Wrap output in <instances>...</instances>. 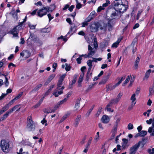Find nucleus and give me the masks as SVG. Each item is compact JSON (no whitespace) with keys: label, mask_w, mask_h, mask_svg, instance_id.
<instances>
[{"label":"nucleus","mask_w":154,"mask_h":154,"mask_svg":"<svg viewBox=\"0 0 154 154\" xmlns=\"http://www.w3.org/2000/svg\"><path fill=\"white\" fill-rule=\"evenodd\" d=\"M125 0H116L114 2L113 8L117 12L123 13L125 11L128 7V5L125 4Z\"/></svg>","instance_id":"1"},{"label":"nucleus","mask_w":154,"mask_h":154,"mask_svg":"<svg viewBox=\"0 0 154 154\" xmlns=\"http://www.w3.org/2000/svg\"><path fill=\"white\" fill-rule=\"evenodd\" d=\"M1 147L2 150L5 152H8L10 148L13 146L11 142L5 140H2L1 141Z\"/></svg>","instance_id":"2"},{"label":"nucleus","mask_w":154,"mask_h":154,"mask_svg":"<svg viewBox=\"0 0 154 154\" xmlns=\"http://www.w3.org/2000/svg\"><path fill=\"white\" fill-rule=\"evenodd\" d=\"M35 125L32 120L31 116H29L27 118V129L29 131H33L35 130Z\"/></svg>","instance_id":"3"},{"label":"nucleus","mask_w":154,"mask_h":154,"mask_svg":"<svg viewBox=\"0 0 154 154\" xmlns=\"http://www.w3.org/2000/svg\"><path fill=\"white\" fill-rule=\"evenodd\" d=\"M123 95V93L122 92H120L118 94L117 97L116 98L112 99L110 102L109 103L111 105H117L118 104L121 99Z\"/></svg>","instance_id":"4"},{"label":"nucleus","mask_w":154,"mask_h":154,"mask_svg":"<svg viewBox=\"0 0 154 154\" xmlns=\"http://www.w3.org/2000/svg\"><path fill=\"white\" fill-rule=\"evenodd\" d=\"M99 27V24L95 23L91 24L90 26V30L92 32H96L98 30Z\"/></svg>","instance_id":"5"},{"label":"nucleus","mask_w":154,"mask_h":154,"mask_svg":"<svg viewBox=\"0 0 154 154\" xmlns=\"http://www.w3.org/2000/svg\"><path fill=\"white\" fill-rule=\"evenodd\" d=\"M47 13V12L45 7H44L42 9L39 10L37 12V14L38 16L40 17H42L43 16L46 15Z\"/></svg>","instance_id":"6"},{"label":"nucleus","mask_w":154,"mask_h":154,"mask_svg":"<svg viewBox=\"0 0 154 154\" xmlns=\"http://www.w3.org/2000/svg\"><path fill=\"white\" fill-rule=\"evenodd\" d=\"M117 130V125H114L111 132L112 134L110 137V140H112L114 139Z\"/></svg>","instance_id":"7"},{"label":"nucleus","mask_w":154,"mask_h":154,"mask_svg":"<svg viewBox=\"0 0 154 154\" xmlns=\"http://www.w3.org/2000/svg\"><path fill=\"white\" fill-rule=\"evenodd\" d=\"M148 132L150 134V136H154V117L153 118L152 125L149 128Z\"/></svg>","instance_id":"8"},{"label":"nucleus","mask_w":154,"mask_h":154,"mask_svg":"<svg viewBox=\"0 0 154 154\" xmlns=\"http://www.w3.org/2000/svg\"><path fill=\"white\" fill-rule=\"evenodd\" d=\"M139 148L138 146L135 144L130 148L129 154H135Z\"/></svg>","instance_id":"9"},{"label":"nucleus","mask_w":154,"mask_h":154,"mask_svg":"<svg viewBox=\"0 0 154 154\" xmlns=\"http://www.w3.org/2000/svg\"><path fill=\"white\" fill-rule=\"evenodd\" d=\"M38 38L37 36L34 33H30L29 38H28L27 40L28 44H30V43L29 42V39H30V40L32 41L35 42Z\"/></svg>","instance_id":"10"},{"label":"nucleus","mask_w":154,"mask_h":154,"mask_svg":"<svg viewBox=\"0 0 154 154\" xmlns=\"http://www.w3.org/2000/svg\"><path fill=\"white\" fill-rule=\"evenodd\" d=\"M147 141V138H142V140L141 141H140L138 142L136 144L139 147L140 145L142 146V147L144 146V145L146 143Z\"/></svg>","instance_id":"11"},{"label":"nucleus","mask_w":154,"mask_h":154,"mask_svg":"<svg viewBox=\"0 0 154 154\" xmlns=\"http://www.w3.org/2000/svg\"><path fill=\"white\" fill-rule=\"evenodd\" d=\"M88 56H90L91 57L95 53V52L94 49H93L90 45L88 46Z\"/></svg>","instance_id":"12"},{"label":"nucleus","mask_w":154,"mask_h":154,"mask_svg":"<svg viewBox=\"0 0 154 154\" xmlns=\"http://www.w3.org/2000/svg\"><path fill=\"white\" fill-rule=\"evenodd\" d=\"M102 122L105 124L108 123L110 120L109 116L107 115H103L101 119Z\"/></svg>","instance_id":"13"},{"label":"nucleus","mask_w":154,"mask_h":154,"mask_svg":"<svg viewBox=\"0 0 154 154\" xmlns=\"http://www.w3.org/2000/svg\"><path fill=\"white\" fill-rule=\"evenodd\" d=\"M81 100V99L80 98H79L77 99L74 107L75 108V109L74 110V111L77 110L79 109L80 106V103Z\"/></svg>","instance_id":"14"},{"label":"nucleus","mask_w":154,"mask_h":154,"mask_svg":"<svg viewBox=\"0 0 154 154\" xmlns=\"http://www.w3.org/2000/svg\"><path fill=\"white\" fill-rule=\"evenodd\" d=\"M20 106V105H16L12 108L10 109L9 110V111L11 113L13 111L16 110V111H19L20 109V107H19Z\"/></svg>","instance_id":"15"},{"label":"nucleus","mask_w":154,"mask_h":154,"mask_svg":"<svg viewBox=\"0 0 154 154\" xmlns=\"http://www.w3.org/2000/svg\"><path fill=\"white\" fill-rule=\"evenodd\" d=\"M81 118V116L79 115L78 116L76 119H75L74 121V125L75 127H76L78 125L79 122H80V119Z\"/></svg>","instance_id":"16"},{"label":"nucleus","mask_w":154,"mask_h":154,"mask_svg":"<svg viewBox=\"0 0 154 154\" xmlns=\"http://www.w3.org/2000/svg\"><path fill=\"white\" fill-rule=\"evenodd\" d=\"M51 6L53 7V8H52L50 7H44L47 12H52L54 9L55 8V6L54 5H53Z\"/></svg>","instance_id":"17"},{"label":"nucleus","mask_w":154,"mask_h":154,"mask_svg":"<svg viewBox=\"0 0 154 154\" xmlns=\"http://www.w3.org/2000/svg\"><path fill=\"white\" fill-rule=\"evenodd\" d=\"M116 11H117L116 10L115 11H112V13L110 16L112 19H115L116 17L118 16V14Z\"/></svg>","instance_id":"18"},{"label":"nucleus","mask_w":154,"mask_h":154,"mask_svg":"<svg viewBox=\"0 0 154 154\" xmlns=\"http://www.w3.org/2000/svg\"><path fill=\"white\" fill-rule=\"evenodd\" d=\"M11 113V112L9 110L0 119V122L1 121H3L5 119H6L9 116V114Z\"/></svg>","instance_id":"19"},{"label":"nucleus","mask_w":154,"mask_h":154,"mask_svg":"<svg viewBox=\"0 0 154 154\" xmlns=\"http://www.w3.org/2000/svg\"><path fill=\"white\" fill-rule=\"evenodd\" d=\"M64 87L63 86L61 87H59V89H57V87L56 89L55 90L57 91V94H61L63 93V90L64 88Z\"/></svg>","instance_id":"20"},{"label":"nucleus","mask_w":154,"mask_h":154,"mask_svg":"<svg viewBox=\"0 0 154 154\" xmlns=\"http://www.w3.org/2000/svg\"><path fill=\"white\" fill-rule=\"evenodd\" d=\"M76 30V27L74 26V27H72V26H71L70 28V31L67 34V35L71 33V35H72L73 34V33L75 32V31Z\"/></svg>","instance_id":"21"},{"label":"nucleus","mask_w":154,"mask_h":154,"mask_svg":"<svg viewBox=\"0 0 154 154\" xmlns=\"http://www.w3.org/2000/svg\"><path fill=\"white\" fill-rule=\"evenodd\" d=\"M18 31L16 29V28L15 27L14 28L12 31V34L13 35V36L16 37L18 36Z\"/></svg>","instance_id":"22"},{"label":"nucleus","mask_w":154,"mask_h":154,"mask_svg":"<svg viewBox=\"0 0 154 154\" xmlns=\"http://www.w3.org/2000/svg\"><path fill=\"white\" fill-rule=\"evenodd\" d=\"M42 85L41 84H39L37 85L33 90H32L31 92H35L38 91L39 88L42 86Z\"/></svg>","instance_id":"23"},{"label":"nucleus","mask_w":154,"mask_h":154,"mask_svg":"<svg viewBox=\"0 0 154 154\" xmlns=\"http://www.w3.org/2000/svg\"><path fill=\"white\" fill-rule=\"evenodd\" d=\"M149 96H152L154 94V87L151 86L149 88Z\"/></svg>","instance_id":"24"},{"label":"nucleus","mask_w":154,"mask_h":154,"mask_svg":"<svg viewBox=\"0 0 154 154\" xmlns=\"http://www.w3.org/2000/svg\"><path fill=\"white\" fill-rule=\"evenodd\" d=\"M140 58L138 57L136 58V60L134 63V67L136 69L137 68L138 66V63L140 61Z\"/></svg>","instance_id":"25"},{"label":"nucleus","mask_w":154,"mask_h":154,"mask_svg":"<svg viewBox=\"0 0 154 154\" xmlns=\"http://www.w3.org/2000/svg\"><path fill=\"white\" fill-rule=\"evenodd\" d=\"M94 107V105H93L91 107V108L89 109L88 111L86 114V116L87 117L89 116L90 115V113L92 111V110L93 109Z\"/></svg>","instance_id":"26"},{"label":"nucleus","mask_w":154,"mask_h":154,"mask_svg":"<svg viewBox=\"0 0 154 154\" xmlns=\"http://www.w3.org/2000/svg\"><path fill=\"white\" fill-rule=\"evenodd\" d=\"M151 72V70L149 69L146 72L145 74V77L143 79L144 80L145 79H147V78L149 77V74Z\"/></svg>","instance_id":"27"},{"label":"nucleus","mask_w":154,"mask_h":154,"mask_svg":"<svg viewBox=\"0 0 154 154\" xmlns=\"http://www.w3.org/2000/svg\"><path fill=\"white\" fill-rule=\"evenodd\" d=\"M125 76H124L122 78H119L118 79V82L117 83H116L117 85L118 86L121 83L122 81L125 78Z\"/></svg>","instance_id":"28"},{"label":"nucleus","mask_w":154,"mask_h":154,"mask_svg":"<svg viewBox=\"0 0 154 154\" xmlns=\"http://www.w3.org/2000/svg\"><path fill=\"white\" fill-rule=\"evenodd\" d=\"M92 72H91L90 74L87 73L86 75V77L85 80L86 81L88 82L89 81V79L91 78L92 76Z\"/></svg>","instance_id":"29"},{"label":"nucleus","mask_w":154,"mask_h":154,"mask_svg":"<svg viewBox=\"0 0 154 154\" xmlns=\"http://www.w3.org/2000/svg\"><path fill=\"white\" fill-rule=\"evenodd\" d=\"M84 75V73H81L80 76L79 80L78 83L79 84L81 83L83 80V77Z\"/></svg>","instance_id":"30"},{"label":"nucleus","mask_w":154,"mask_h":154,"mask_svg":"<svg viewBox=\"0 0 154 154\" xmlns=\"http://www.w3.org/2000/svg\"><path fill=\"white\" fill-rule=\"evenodd\" d=\"M111 20H109L107 24V27L108 28V30L110 31L112 29V26L111 24Z\"/></svg>","instance_id":"31"},{"label":"nucleus","mask_w":154,"mask_h":154,"mask_svg":"<svg viewBox=\"0 0 154 154\" xmlns=\"http://www.w3.org/2000/svg\"><path fill=\"white\" fill-rule=\"evenodd\" d=\"M111 105H112L109 103L107 105L106 107L105 108V109H106L107 111L111 112H113V110H112V109L110 108H109V107Z\"/></svg>","instance_id":"32"},{"label":"nucleus","mask_w":154,"mask_h":154,"mask_svg":"<svg viewBox=\"0 0 154 154\" xmlns=\"http://www.w3.org/2000/svg\"><path fill=\"white\" fill-rule=\"evenodd\" d=\"M135 96V94H134L132 95L131 98V100L132 101V103H134V102L136 100Z\"/></svg>","instance_id":"33"},{"label":"nucleus","mask_w":154,"mask_h":154,"mask_svg":"<svg viewBox=\"0 0 154 154\" xmlns=\"http://www.w3.org/2000/svg\"><path fill=\"white\" fill-rule=\"evenodd\" d=\"M55 75L53 74H52L50 75L48 78L47 79L50 82L51 81L54 79V78L55 76Z\"/></svg>","instance_id":"34"},{"label":"nucleus","mask_w":154,"mask_h":154,"mask_svg":"<svg viewBox=\"0 0 154 154\" xmlns=\"http://www.w3.org/2000/svg\"><path fill=\"white\" fill-rule=\"evenodd\" d=\"M2 75L5 77V85L6 87H7L8 85L9 84V82L8 81V78L4 74H2Z\"/></svg>","instance_id":"35"},{"label":"nucleus","mask_w":154,"mask_h":154,"mask_svg":"<svg viewBox=\"0 0 154 154\" xmlns=\"http://www.w3.org/2000/svg\"><path fill=\"white\" fill-rule=\"evenodd\" d=\"M140 132V134L141 135V137L144 136L146 135L147 133V131H142Z\"/></svg>","instance_id":"36"},{"label":"nucleus","mask_w":154,"mask_h":154,"mask_svg":"<svg viewBox=\"0 0 154 154\" xmlns=\"http://www.w3.org/2000/svg\"><path fill=\"white\" fill-rule=\"evenodd\" d=\"M67 114H66L63 116L59 122V123H60L64 121L67 118Z\"/></svg>","instance_id":"37"},{"label":"nucleus","mask_w":154,"mask_h":154,"mask_svg":"<svg viewBox=\"0 0 154 154\" xmlns=\"http://www.w3.org/2000/svg\"><path fill=\"white\" fill-rule=\"evenodd\" d=\"M143 10L142 9H140L139 10L138 13L137 15L136 19L138 20L139 17L140 16L141 13L142 12Z\"/></svg>","instance_id":"38"},{"label":"nucleus","mask_w":154,"mask_h":154,"mask_svg":"<svg viewBox=\"0 0 154 154\" xmlns=\"http://www.w3.org/2000/svg\"><path fill=\"white\" fill-rule=\"evenodd\" d=\"M147 152L149 154H154V148L152 149H147Z\"/></svg>","instance_id":"39"},{"label":"nucleus","mask_w":154,"mask_h":154,"mask_svg":"<svg viewBox=\"0 0 154 154\" xmlns=\"http://www.w3.org/2000/svg\"><path fill=\"white\" fill-rule=\"evenodd\" d=\"M152 110L150 109H148L146 112L143 113V114L144 116H146L147 114V116L149 117V113L151 112Z\"/></svg>","instance_id":"40"},{"label":"nucleus","mask_w":154,"mask_h":154,"mask_svg":"<svg viewBox=\"0 0 154 154\" xmlns=\"http://www.w3.org/2000/svg\"><path fill=\"white\" fill-rule=\"evenodd\" d=\"M66 67L65 68V70L67 71H69L70 70V66L68 64L66 63L65 64Z\"/></svg>","instance_id":"41"},{"label":"nucleus","mask_w":154,"mask_h":154,"mask_svg":"<svg viewBox=\"0 0 154 154\" xmlns=\"http://www.w3.org/2000/svg\"><path fill=\"white\" fill-rule=\"evenodd\" d=\"M23 94V93L21 92L20 94H19L17 95L14 99V100L15 101L16 100L19 99L20 98L21 96Z\"/></svg>","instance_id":"42"},{"label":"nucleus","mask_w":154,"mask_h":154,"mask_svg":"<svg viewBox=\"0 0 154 154\" xmlns=\"http://www.w3.org/2000/svg\"><path fill=\"white\" fill-rule=\"evenodd\" d=\"M108 45V42H107L105 41L101 44V45L102 47L104 48L106 47Z\"/></svg>","instance_id":"43"},{"label":"nucleus","mask_w":154,"mask_h":154,"mask_svg":"<svg viewBox=\"0 0 154 154\" xmlns=\"http://www.w3.org/2000/svg\"><path fill=\"white\" fill-rule=\"evenodd\" d=\"M11 14L13 17L17 19V12H16L15 11H12L11 12Z\"/></svg>","instance_id":"44"},{"label":"nucleus","mask_w":154,"mask_h":154,"mask_svg":"<svg viewBox=\"0 0 154 154\" xmlns=\"http://www.w3.org/2000/svg\"><path fill=\"white\" fill-rule=\"evenodd\" d=\"M92 61L91 60H88L87 61V64L88 65V66L89 67H92Z\"/></svg>","instance_id":"45"},{"label":"nucleus","mask_w":154,"mask_h":154,"mask_svg":"<svg viewBox=\"0 0 154 154\" xmlns=\"http://www.w3.org/2000/svg\"><path fill=\"white\" fill-rule=\"evenodd\" d=\"M9 108V107L8 106V105L6 104L2 108V109L1 110L3 111L4 112L5 111H6Z\"/></svg>","instance_id":"46"},{"label":"nucleus","mask_w":154,"mask_h":154,"mask_svg":"<svg viewBox=\"0 0 154 154\" xmlns=\"http://www.w3.org/2000/svg\"><path fill=\"white\" fill-rule=\"evenodd\" d=\"M134 128L133 125L131 123H129L128 126V130L132 129Z\"/></svg>","instance_id":"47"},{"label":"nucleus","mask_w":154,"mask_h":154,"mask_svg":"<svg viewBox=\"0 0 154 154\" xmlns=\"http://www.w3.org/2000/svg\"><path fill=\"white\" fill-rule=\"evenodd\" d=\"M41 123L42 124H45V126H46L48 124L47 123V121L46 120L45 118H44L43 120L41 121Z\"/></svg>","instance_id":"48"},{"label":"nucleus","mask_w":154,"mask_h":154,"mask_svg":"<svg viewBox=\"0 0 154 154\" xmlns=\"http://www.w3.org/2000/svg\"><path fill=\"white\" fill-rule=\"evenodd\" d=\"M35 42L36 43L40 45L42 44V41L38 38H37L36 41H35Z\"/></svg>","instance_id":"49"},{"label":"nucleus","mask_w":154,"mask_h":154,"mask_svg":"<svg viewBox=\"0 0 154 154\" xmlns=\"http://www.w3.org/2000/svg\"><path fill=\"white\" fill-rule=\"evenodd\" d=\"M67 100V99L66 98H65L63 100H62L60 101L59 102H58V103L60 105L62 104H63L64 103L66 102Z\"/></svg>","instance_id":"50"},{"label":"nucleus","mask_w":154,"mask_h":154,"mask_svg":"<svg viewBox=\"0 0 154 154\" xmlns=\"http://www.w3.org/2000/svg\"><path fill=\"white\" fill-rule=\"evenodd\" d=\"M28 26L31 29H35V27L36 25H33L31 24L30 23L28 24Z\"/></svg>","instance_id":"51"},{"label":"nucleus","mask_w":154,"mask_h":154,"mask_svg":"<svg viewBox=\"0 0 154 154\" xmlns=\"http://www.w3.org/2000/svg\"><path fill=\"white\" fill-rule=\"evenodd\" d=\"M95 14V11H93L91 13L89 16L93 19L94 17V15Z\"/></svg>","instance_id":"52"},{"label":"nucleus","mask_w":154,"mask_h":154,"mask_svg":"<svg viewBox=\"0 0 154 154\" xmlns=\"http://www.w3.org/2000/svg\"><path fill=\"white\" fill-rule=\"evenodd\" d=\"M92 140V138L91 137L88 140V141L87 144L86 145V146L88 147H89L91 144V142Z\"/></svg>","instance_id":"53"},{"label":"nucleus","mask_w":154,"mask_h":154,"mask_svg":"<svg viewBox=\"0 0 154 154\" xmlns=\"http://www.w3.org/2000/svg\"><path fill=\"white\" fill-rule=\"evenodd\" d=\"M110 4V2L109 1H106V2L103 4L102 7L104 8V7L107 6Z\"/></svg>","instance_id":"54"},{"label":"nucleus","mask_w":154,"mask_h":154,"mask_svg":"<svg viewBox=\"0 0 154 154\" xmlns=\"http://www.w3.org/2000/svg\"><path fill=\"white\" fill-rule=\"evenodd\" d=\"M50 108H46V109H45L44 110V112L45 113H47V114H48L49 113H50Z\"/></svg>","instance_id":"55"},{"label":"nucleus","mask_w":154,"mask_h":154,"mask_svg":"<svg viewBox=\"0 0 154 154\" xmlns=\"http://www.w3.org/2000/svg\"><path fill=\"white\" fill-rule=\"evenodd\" d=\"M146 122L149 125L151 124L153 122V119H150L149 120H147L146 121Z\"/></svg>","instance_id":"56"},{"label":"nucleus","mask_w":154,"mask_h":154,"mask_svg":"<svg viewBox=\"0 0 154 154\" xmlns=\"http://www.w3.org/2000/svg\"><path fill=\"white\" fill-rule=\"evenodd\" d=\"M63 82H60L58 81L57 84V89H59V87H61L62 86V83Z\"/></svg>","instance_id":"57"},{"label":"nucleus","mask_w":154,"mask_h":154,"mask_svg":"<svg viewBox=\"0 0 154 154\" xmlns=\"http://www.w3.org/2000/svg\"><path fill=\"white\" fill-rule=\"evenodd\" d=\"M137 41V39H134L131 44V46H132V47H134Z\"/></svg>","instance_id":"58"},{"label":"nucleus","mask_w":154,"mask_h":154,"mask_svg":"<svg viewBox=\"0 0 154 154\" xmlns=\"http://www.w3.org/2000/svg\"><path fill=\"white\" fill-rule=\"evenodd\" d=\"M74 8H75V6L73 5H72L70 7H69L68 10L70 12H72L73 10V9Z\"/></svg>","instance_id":"59"},{"label":"nucleus","mask_w":154,"mask_h":154,"mask_svg":"<svg viewBox=\"0 0 154 154\" xmlns=\"http://www.w3.org/2000/svg\"><path fill=\"white\" fill-rule=\"evenodd\" d=\"M82 7V5L80 3H78L76 5V8L78 9H79Z\"/></svg>","instance_id":"60"},{"label":"nucleus","mask_w":154,"mask_h":154,"mask_svg":"<svg viewBox=\"0 0 154 154\" xmlns=\"http://www.w3.org/2000/svg\"><path fill=\"white\" fill-rule=\"evenodd\" d=\"M25 54H26L27 56V57H28L30 56L31 55V53L28 51H25Z\"/></svg>","instance_id":"61"},{"label":"nucleus","mask_w":154,"mask_h":154,"mask_svg":"<svg viewBox=\"0 0 154 154\" xmlns=\"http://www.w3.org/2000/svg\"><path fill=\"white\" fill-rule=\"evenodd\" d=\"M122 140L123 141V143L125 144V145H126L128 142V140L127 139L123 138L122 139Z\"/></svg>","instance_id":"62"},{"label":"nucleus","mask_w":154,"mask_h":154,"mask_svg":"<svg viewBox=\"0 0 154 154\" xmlns=\"http://www.w3.org/2000/svg\"><path fill=\"white\" fill-rule=\"evenodd\" d=\"M131 77V75H128L126 79L125 80V82L128 83L130 80Z\"/></svg>","instance_id":"63"},{"label":"nucleus","mask_w":154,"mask_h":154,"mask_svg":"<svg viewBox=\"0 0 154 154\" xmlns=\"http://www.w3.org/2000/svg\"><path fill=\"white\" fill-rule=\"evenodd\" d=\"M15 101L13 99L11 100L8 104H7L8 106L9 107V106L11 105Z\"/></svg>","instance_id":"64"}]
</instances>
